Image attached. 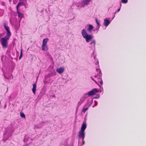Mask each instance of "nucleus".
I'll use <instances>...</instances> for the list:
<instances>
[{
    "label": "nucleus",
    "instance_id": "f257e3e1",
    "mask_svg": "<svg viewBox=\"0 0 146 146\" xmlns=\"http://www.w3.org/2000/svg\"><path fill=\"white\" fill-rule=\"evenodd\" d=\"M86 124L85 121H84L82 124L81 129L78 132V136L80 138L84 139L85 137V130L86 128Z\"/></svg>",
    "mask_w": 146,
    "mask_h": 146
},
{
    "label": "nucleus",
    "instance_id": "f03ea898",
    "mask_svg": "<svg viewBox=\"0 0 146 146\" xmlns=\"http://www.w3.org/2000/svg\"><path fill=\"white\" fill-rule=\"evenodd\" d=\"M81 33L82 36L86 39V40L87 42H89L91 41L93 38V36L91 35L88 34L84 29L82 30Z\"/></svg>",
    "mask_w": 146,
    "mask_h": 146
},
{
    "label": "nucleus",
    "instance_id": "7ed1b4c3",
    "mask_svg": "<svg viewBox=\"0 0 146 146\" xmlns=\"http://www.w3.org/2000/svg\"><path fill=\"white\" fill-rule=\"evenodd\" d=\"M98 92V89L96 88H95L93 89L91 91L87 93H86L85 94L87 95V97H88V96H92L96 94L97 92Z\"/></svg>",
    "mask_w": 146,
    "mask_h": 146
},
{
    "label": "nucleus",
    "instance_id": "20e7f679",
    "mask_svg": "<svg viewBox=\"0 0 146 146\" xmlns=\"http://www.w3.org/2000/svg\"><path fill=\"white\" fill-rule=\"evenodd\" d=\"M8 40L6 37H4L1 38V44L3 48L7 47V40Z\"/></svg>",
    "mask_w": 146,
    "mask_h": 146
},
{
    "label": "nucleus",
    "instance_id": "39448f33",
    "mask_svg": "<svg viewBox=\"0 0 146 146\" xmlns=\"http://www.w3.org/2000/svg\"><path fill=\"white\" fill-rule=\"evenodd\" d=\"M86 98H87V95L84 94V96L80 98V101L78 102V105L79 106H80L84 102V100Z\"/></svg>",
    "mask_w": 146,
    "mask_h": 146
},
{
    "label": "nucleus",
    "instance_id": "423d86ee",
    "mask_svg": "<svg viewBox=\"0 0 146 146\" xmlns=\"http://www.w3.org/2000/svg\"><path fill=\"white\" fill-rule=\"evenodd\" d=\"M12 133V131L11 130H9V131L8 130H7V129L6 132L3 134L4 138L3 140L4 141L6 140L7 139V138H5V136L7 135L9 133V134H11Z\"/></svg>",
    "mask_w": 146,
    "mask_h": 146
},
{
    "label": "nucleus",
    "instance_id": "0eeeda50",
    "mask_svg": "<svg viewBox=\"0 0 146 146\" xmlns=\"http://www.w3.org/2000/svg\"><path fill=\"white\" fill-rule=\"evenodd\" d=\"M110 21L107 18H106L104 20V25L106 27L110 23Z\"/></svg>",
    "mask_w": 146,
    "mask_h": 146
},
{
    "label": "nucleus",
    "instance_id": "6e6552de",
    "mask_svg": "<svg viewBox=\"0 0 146 146\" xmlns=\"http://www.w3.org/2000/svg\"><path fill=\"white\" fill-rule=\"evenodd\" d=\"M64 71V68H57L56 70V71L59 74H61Z\"/></svg>",
    "mask_w": 146,
    "mask_h": 146
},
{
    "label": "nucleus",
    "instance_id": "1a4fd4ad",
    "mask_svg": "<svg viewBox=\"0 0 146 146\" xmlns=\"http://www.w3.org/2000/svg\"><path fill=\"white\" fill-rule=\"evenodd\" d=\"M44 122H41L40 124H38L37 125H35L34 127V128H40L42 127V126H43L42 124H44Z\"/></svg>",
    "mask_w": 146,
    "mask_h": 146
},
{
    "label": "nucleus",
    "instance_id": "9d476101",
    "mask_svg": "<svg viewBox=\"0 0 146 146\" xmlns=\"http://www.w3.org/2000/svg\"><path fill=\"white\" fill-rule=\"evenodd\" d=\"M41 47L42 50L43 51H47L48 49L47 45H42Z\"/></svg>",
    "mask_w": 146,
    "mask_h": 146
},
{
    "label": "nucleus",
    "instance_id": "9b49d317",
    "mask_svg": "<svg viewBox=\"0 0 146 146\" xmlns=\"http://www.w3.org/2000/svg\"><path fill=\"white\" fill-rule=\"evenodd\" d=\"M33 88L32 89V90L33 93L34 94H35L36 88V82L35 83H34L33 84Z\"/></svg>",
    "mask_w": 146,
    "mask_h": 146
},
{
    "label": "nucleus",
    "instance_id": "f8f14e48",
    "mask_svg": "<svg viewBox=\"0 0 146 146\" xmlns=\"http://www.w3.org/2000/svg\"><path fill=\"white\" fill-rule=\"evenodd\" d=\"M93 100L92 98H89L88 100V102L85 105H88V106H90L91 105V104L92 103Z\"/></svg>",
    "mask_w": 146,
    "mask_h": 146
},
{
    "label": "nucleus",
    "instance_id": "ddd939ff",
    "mask_svg": "<svg viewBox=\"0 0 146 146\" xmlns=\"http://www.w3.org/2000/svg\"><path fill=\"white\" fill-rule=\"evenodd\" d=\"M90 44L91 45V47L92 48H94V49H95V46L96 44V41L95 40H93L92 42H91Z\"/></svg>",
    "mask_w": 146,
    "mask_h": 146
},
{
    "label": "nucleus",
    "instance_id": "4468645a",
    "mask_svg": "<svg viewBox=\"0 0 146 146\" xmlns=\"http://www.w3.org/2000/svg\"><path fill=\"white\" fill-rule=\"evenodd\" d=\"M96 70L97 72H98L99 73V74H98L97 75H95L94 76V77H98V76H99L100 77H101L102 75V74L101 73V70H100L98 68H96Z\"/></svg>",
    "mask_w": 146,
    "mask_h": 146
},
{
    "label": "nucleus",
    "instance_id": "2eb2a0df",
    "mask_svg": "<svg viewBox=\"0 0 146 146\" xmlns=\"http://www.w3.org/2000/svg\"><path fill=\"white\" fill-rule=\"evenodd\" d=\"M88 28L87 29V31L89 32H90L94 28L93 26L91 25H89L88 26Z\"/></svg>",
    "mask_w": 146,
    "mask_h": 146
},
{
    "label": "nucleus",
    "instance_id": "dca6fc26",
    "mask_svg": "<svg viewBox=\"0 0 146 146\" xmlns=\"http://www.w3.org/2000/svg\"><path fill=\"white\" fill-rule=\"evenodd\" d=\"M11 33L10 31H7V33L6 35V36L5 37H6L7 38L9 39V38L11 36Z\"/></svg>",
    "mask_w": 146,
    "mask_h": 146
},
{
    "label": "nucleus",
    "instance_id": "f3484780",
    "mask_svg": "<svg viewBox=\"0 0 146 146\" xmlns=\"http://www.w3.org/2000/svg\"><path fill=\"white\" fill-rule=\"evenodd\" d=\"M95 20L96 22L97 25V26L96 27V30H98L100 28V24L96 18Z\"/></svg>",
    "mask_w": 146,
    "mask_h": 146
},
{
    "label": "nucleus",
    "instance_id": "a211bd4d",
    "mask_svg": "<svg viewBox=\"0 0 146 146\" xmlns=\"http://www.w3.org/2000/svg\"><path fill=\"white\" fill-rule=\"evenodd\" d=\"M48 40V39L47 38L44 39L43 40L42 45H46Z\"/></svg>",
    "mask_w": 146,
    "mask_h": 146
},
{
    "label": "nucleus",
    "instance_id": "6ab92c4d",
    "mask_svg": "<svg viewBox=\"0 0 146 146\" xmlns=\"http://www.w3.org/2000/svg\"><path fill=\"white\" fill-rule=\"evenodd\" d=\"M91 0H85L84 1L83 3V6L87 5L90 2Z\"/></svg>",
    "mask_w": 146,
    "mask_h": 146
},
{
    "label": "nucleus",
    "instance_id": "aec40b11",
    "mask_svg": "<svg viewBox=\"0 0 146 146\" xmlns=\"http://www.w3.org/2000/svg\"><path fill=\"white\" fill-rule=\"evenodd\" d=\"M4 27L5 29V30H6L7 31H10L9 30V27L8 26H7L5 24L4 25Z\"/></svg>",
    "mask_w": 146,
    "mask_h": 146
},
{
    "label": "nucleus",
    "instance_id": "412c9836",
    "mask_svg": "<svg viewBox=\"0 0 146 146\" xmlns=\"http://www.w3.org/2000/svg\"><path fill=\"white\" fill-rule=\"evenodd\" d=\"M23 3L22 2H20V3H19L17 6V10H18V7H19L20 6V5H22V4H23Z\"/></svg>",
    "mask_w": 146,
    "mask_h": 146
},
{
    "label": "nucleus",
    "instance_id": "4be33fe9",
    "mask_svg": "<svg viewBox=\"0 0 146 146\" xmlns=\"http://www.w3.org/2000/svg\"><path fill=\"white\" fill-rule=\"evenodd\" d=\"M52 76L50 74H48L47 75H46L45 76V79L47 78H49L50 77H51Z\"/></svg>",
    "mask_w": 146,
    "mask_h": 146
},
{
    "label": "nucleus",
    "instance_id": "5701e85b",
    "mask_svg": "<svg viewBox=\"0 0 146 146\" xmlns=\"http://www.w3.org/2000/svg\"><path fill=\"white\" fill-rule=\"evenodd\" d=\"M18 17L21 19L22 17V14L20 13L19 11H18Z\"/></svg>",
    "mask_w": 146,
    "mask_h": 146
},
{
    "label": "nucleus",
    "instance_id": "b1692460",
    "mask_svg": "<svg viewBox=\"0 0 146 146\" xmlns=\"http://www.w3.org/2000/svg\"><path fill=\"white\" fill-rule=\"evenodd\" d=\"M99 81H100L99 82L101 85H102L103 84V81L102 79L101 78H99Z\"/></svg>",
    "mask_w": 146,
    "mask_h": 146
},
{
    "label": "nucleus",
    "instance_id": "393cba45",
    "mask_svg": "<svg viewBox=\"0 0 146 146\" xmlns=\"http://www.w3.org/2000/svg\"><path fill=\"white\" fill-rule=\"evenodd\" d=\"M88 108H84L82 109V111L84 113H85L86 112V111L88 110Z\"/></svg>",
    "mask_w": 146,
    "mask_h": 146
},
{
    "label": "nucleus",
    "instance_id": "a878e982",
    "mask_svg": "<svg viewBox=\"0 0 146 146\" xmlns=\"http://www.w3.org/2000/svg\"><path fill=\"white\" fill-rule=\"evenodd\" d=\"M20 115L21 117H25V115L23 113L21 112L20 113Z\"/></svg>",
    "mask_w": 146,
    "mask_h": 146
},
{
    "label": "nucleus",
    "instance_id": "bb28decb",
    "mask_svg": "<svg viewBox=\"0 0 146 146\" xmlns=\"http://www.w3.org/2000/svg\"><path fill=\"white\" fill-rule=\"evenodd\" d=\"M121 1L123 3H126L127 2V0H121Z\"/></svg>",
    "mask_w": 146,
    "mask_h": 146
},
{
    "label": "nucleus",
    "instance_id": "cd10ccee",
    "mask_svg": "<svg viewBox=\"0 0 146 146\" xmlns=\"http://www.w3.org/2000/svg\"><path fill=\"white\" fill-rule=\"evenodd\" d=\"M22 56H23L22 50L21 49V53H20V57L19 58V59H20L21 58Z\"/></svg>",
    "mask_w": 146,
    "mask_h": 146
},
{
    "label": "nucleus",
    "instance_id": "c85d7f7f",
    "mask_svg": "<svg viewBox=\"0 0 146 146\" xmlns=\"http://www.w3.org/2000/svg\"><path fill=\"white\" fill-rule=\"evenodd\" d=\"M1 4L3 6H5V3L4 2H2L1 3Z\"/></svg>",
    "mask_w": 146,
    "mask_h": 146
},
{
    "label": "nucleus",
    "instance_id": "c756f323",
    "mask_svg": "<svg viewBox=\"0 0 146 146\" xmlns=\"http://www.w3.org/2000/svg\"><path fill=\"white\" fill-rule=\"evenodd\" d=\"M82 145H83L84 144V143H85V141H84V139H82Z\"/></svg>",
    "mask_w": 146,
    "mask_h": 146
},
{
    "label": "nucleus",
    "instance_id": "7c9ffc66",
    "mask_svg": "<svg viewBox=\"0 0 146 146\" xmlns=\"http://www.w3.org/2000/svg\"><path fill=\"white\" fill-rule=\"evenodd\" d=\"M91 78H92V80H93L95 82L96 84H97V82H96V81H95V80H94L92 78V77H91Z\"/></svg>",
    "mask_w": 146,
    "mask_h": 146
},
{
    "label": "nucleus",
    "instance_id": "2f4dec72",
    "mask_svg": "<svg viewBox=\"0 0 146 146\" xmlns=\"http://www.w3.org/2000/svg\"><path fill=\"white\" fill-rule=\"evenodd\" d=\"M3 36V34H0V38Z\"/></svg>",
    "mask_w": 146,
    "mask_h": 146
},
{
    "label": "nucleus",
    "instance_id": "473e14b6",
    "mask_svg": "<svg viewBox=\"0 0 146 146\" xmlns=\"http://www.w3.org/2000/svg\"><path fill=\"white\" fill-rule=\"evenodd\" d=\"M4 55H3L1 57V60L2 61H3V59L4 57Z\"/></svg>",
    "mask_w": 146,
    "mask_h": 146
},
{
    "label": "nucleus",
    "instance_id": "72a5a7b5",
    "mask_svg": "<svg viewBox=\"0 0 146 146\" xmlns=\"http://www.w3.org/2000/svg\"><path fill=\"white\" fill-rule=\"evenodd\" d=\"M120 8L119 9H118L117 10V12H119L120 10Z\"/></svg>",
    "mask_w": 146,
    "mask_h": 146
},
{
    "label": "nucleus",
    "instance_id": "f704fd0d",
    "mask_svg": "<svg viewBox=\"0 0 146 146\" xmlns=\"http://www.w3.org/2000/svg\"><path fill=\"white\" fill-rule=\"evenodd\" d=\"M95 105H97V104L98 103H97V102L96 101H95Z\"/></svg>",
    "mask_w": 146,
    "mask_h": 146
},
{
    "label": "nucleus",
    "instance_id": "c9c22d12",
    "mask_svg": "<svg viewBox=\"0 0 146 146\" xmlns=\"http://www.w3.org/2000/svg\"><path fill=\"white\" fill-rule=\"evenodd\" d=\"M99 64V62H98V61H97L96 62V64Z\"/></svg>",
    "mask_w": 146,
    "mask_h": 146
},
{
    "label": "nucleus",
    "instance_id": "e433bc0d",
    "mask_svg": "<svg viewBox=\"0 0 146 146\" xmlns=\"http://www.w3.org/2000/svg\"><path fill=\"white\" fill-rule=\"evenodd\" d=\"M11 96H10L9 97V99L10 100H11Z\"/></svg>",
    "mask_w": 146,
    "mask_h": 146
},
{
    "label": "nucleus",
    "instance_id": "4c0bfd02",
    "mask_svg": "<svg viewBox=\"0 0 146 146\" xmlns=\"http://www.w3.org/2000/svg\"><path fill=\"white\" fill-rule=\"evenodd\" d=\"M116 13V12H115V15H114V16H113V18H112V19H113V18L115 17V14Z\"/></svg>",
    "mask_w": 146,
    "mask_h": 146
},
{
    "label": "nucleus",
    "instance_id": "58836bf2",
    "mask_svg": "<svg viewBox=\"0 0 146 146\" xmlns=\"http://www.w3.org/2000/svg\"><path fill=\"white\" fill-rule=\"evenodd\" d=\"M94 59L96 60V56H94Z\"/></svg>",
    "mask_w": 146,
    "mask_h": 146
},
{
    "label": "nucleus",
    "instance_id": "ea45409f",
    "mask_svg": "<svg viewBox=\"0 0 146 146\" xmlns=\"http://www.w3.org/2000/svg\"><path fill=\"white\" fill-rule=\"evenodd\" d=\"M121 4H120V8H121Z\"/></svg>",
    "mask_w": 146,
    "mask_h": 146
}]
</instances>
